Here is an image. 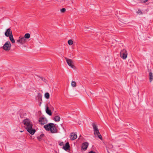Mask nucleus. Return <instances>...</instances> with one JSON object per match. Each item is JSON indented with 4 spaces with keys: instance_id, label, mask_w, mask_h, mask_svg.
I'll use <instances>...</instances> for the list:
<instances>
[{
    "instance_id": "26",
    "label": "nucleus",
    "mask_w": 153,
    "mask_h": 153,
    "mask_svg": "<svg viewBox=\"0 0 153 153\" xmlns=\"http://www.w3.org/2000/svg\"><path fill=\"white\" fill-rule=\"evenodd\" d=\"M59 145L60 146H62L64 144V143L63 142H61L59 143Z\"/></svg>"
},
{
    "instance_id": "11",
    "label": "nucleus",
    "mask_w": 153,
    "mask_h": 153,
    "mask_svg": "<svg viewBox=\"0 0 153 153\" xmlns=\"http://www.w3.org/2000/svg\"><path fill=\"white\" fill-rule=\"evenodd\" d=\"M88 143L85 142L84 143H83L82 144V148L83 150H86L88 146Z\"/></svg>"
},
{
    "instance_id": "27",
    "label": "nucleus",
    "mask_w": 153,
    "mask_h": 153,
    "mask_svg": "<svg viewBox=\"0 0 153 153\" xmlns=\"http://www.w3.org/2000/svg\"><path fill=\"white\" fill-rule=\"evenodd\" d=\"M1 88V89H3V88H2V87L1 88Z\"/></svg>"
},
{
    "instance_id": "24",
    "label": "nucleus",
    "mask_w": 153,
    "mask_h": 153,
    "mask_svg": "<svg viewBox=\"0 0 153 153\" xmlns=\"http://www.w3.org/2000/svg\"><path fill=\"white\" fill-rule=\"evenodd\" d=\"M44 134H41L40 135V136H39V137H38V139H39V140H40V138H42V137H43L44 136Z\"/></svg>"
},
{
    "instance_id": "9",
    "label": "nucleus",
    "mask_w": 153,
    "mask_h": 153,
    "mask_svg": "<svg viewBox=\"0 0 153 153\" xmlns=\"http://www.w3.org/2000/svg\"><path fill=\"white\" fill-rule=\"evenodd\" d=\"M4 34L5 36L7 37H9L10 35H12L11 29L10 28L7 29Z\"/></svg>"
},
{
    "instance_id": "20",
    "label": "nucleus",
    "mask_w": 153,
    "mask_h": 153,
    "mask_svg": "<svg viewBox=\"0 0 153 153\" xmlns=\"http://www.w3.org/2000/svg\"><path fill=\"white\" fill-rule=\"evenodd\" d=\"M71 86L73 87L76 86V83L74 81H72L71 83Z\"/></svg>"
},
{
    "instance_id": "14",
    "label": "nucleus",
    "mask_w": 153,
    "mask_h": 153,
    "mask_svg": "<svg viewBox=\"0 0 153 153\" xmlns=\"http://www.w3.org/2000/svg\"><path fill=\"white\" fill-rule=\"evenodd\" d=\"M60 119V117L58 116H56L54 118L53 120L56 122H59Z\"/></svg>"
},
{
    "instance_id": "13",
    "label": "nucleus",
    "mask_w": 153,
    "mask_h": 153,
    "mask_svg": "<svg viewBox=\"0 0 153 153\" xmlns=\"http://www.w3.org/2000/svg\"><path fill=\"white\" fill-rule=\"evenodd\" d=\"M46 112L50 116L52 115L51 111L49 109V108L48 106L47 107L46 109Z\"/></svg>"
},
{
    "instance_id": "8",
    "label": "nucleus",
    "mask_w": 153,
    "mask_h": 153,
    "mask_svg": "<svg viewBox=\"0 0 153 153\" xmlns=\"http://www.w3.org/2000/svg\"><path fill=\"white\" fill-rule=\"evenodd\" d=\"M26 39L24 37L20 36L19 37V39L17 41V42L20 43L21 44H23L25 43Z\"/></svg>"
},
{
    "instance_id": "2",
    "label": "nucleus",
    "mask_w": 153,
    "mask_h": 153,
    "mask_svg": "<svg viewBox=\"0 0 153 153\" xmlns=\"http://www.w3.org/2000/svg\"><path fill=\"white\" fill-rule=\"evenodd\" d=\"M56 125L54 123H50L45 125L44 127L46 130L50 131L51 133H56L57 132V130L55 127Z\"/></svg>"
},
{
    "instance_id": "5",
    "label": "nucleus",
    "mask_w": 153,
    "mask_h": 153,
    "mask_svg": "<svg viewBox=\"0 0 153 153\" xmlns=\"http://www.w3.org/2000/svg\"><path fill=\"white\" fill-rule=\"evenodd\" d=\"M11 45L9 41L7 42L3 46V48L5 51H8L10 49Z\"/></svg>"
},
{
    "instance_id": "12",
    "label": "nucleus",
    "mask_w": 153,
    "mask_h": 153,
    "mask_svg": "<svg viewBox=\"0 0 153 153\" xmlns=\"http://www.w3.org/2000/svg\"><path fill=\"white\" fill-rule=\"evenodd\" d=\"M70 147L69 143L68 142H67L65 145L63 146V149L65 150H67Z\"/></svg>"
},
{
    "instance_id": "1",
    "label": "nucleus",
    "mask_w": 153,
    "mask_h": 153,
    "mask_svg": "<svg viewBox=\"0 0 153 153\" xmlns=\"http://www.w3.org/2000/svg\"><path fill=\"white\" fill-rule=\"evenodd\" d=\"M24 127L31 134L33 135L36 132L35 130L33 128V124L30 120L26 119L23 120Z\"/></svg>"
},
{
    "instance_id": "16",
    "label": "nucleus",
    "mask_w": 153,
    "mask_h": 153,
    "mask_svg": "<svg viewBox=\"0 0 153 153\" xmlns=\"http://www.w3.org/2000/svg\"><path fill=\"white\" fill-rule=\"evenodd\" d=\"M30 35L29 33H26L25 34L24 38H25V39H29L30 38Z\"/></svg>"
},
{
    "instance_id": "28",
    "label": "nucleus",
    "mask_w": 153,
    "mask_h": 153,
    "mask_svg": "<svg viewBox=\"0 0 153 153\" xmlns=\"http://www.w3.org/2000/svg\"><path fill=\"white\" fill-rule=\"evenodd\" d=\"M41 102H40V103L39 105H41Z\"/></svg>"
},
{
    "instance_id": "17",
    "label": "nucleus",
    "mask_w": 153,
    "mask_h": 153,
    "mask_svg": "<svg viewBox=\"0 0 153 153\" xmlns=\"http://www.w3.org/2000/svg\"><path fill=\"white\" fill-rule=\"evenodd\" d=\"M45 97L47 99H49L50 97L49 94L48 93H46L45 94Z\"/></svg>"
},
{
    "instance_id": "10",
    "label": "nucleus",
    "mask_w": 153,
    "mask_h": 153,
    "mask_svg": "<svg viewBox=\"0 0 153 153\" xmlns=\"http://www.w3.org/2000/svg\"><path fill=\"white\" fill-rule=\"evenodd\" d=\"M77 137L76 134L74 133H71L70 135V138L71 140H74L76 139Z\"/></svg>"
},
{
    "instance_id": "3",
    "label": "nucleus",
    "mask_w": 153,
    "mask_h": 153,
    "mask_svg": "<svg viewBox=\"0 0 153 153\" xmlns=\"http://www.w3.org/2000/svg\"><path fill=\"white\" fill-rule=\"evenodd\" d=\"M92 126L94 129V134L95 135H97L100 139L102 140V137L100 134L97 126L94 123L92 124Z\"/></svg>"
},
{
    "instance_id": "21",
    "label": "nucleus",
    "mask_w": 153,
    "mask_h": 153,
    "mask_svg": "<svg viewBox=\"0 0 153 153\" xmlns=\"http://www.w3.org/2000/svg\"><path fill=\"white\" fill-rule=\"evenodd\" d=\"M39 78H40L41 80H42V81H44L45 82H46L47 80L45 79L43 77L40 76H39Z\"/></svg>"
},
{
    "instance_id": "19",
    "label": "nucleus",
    "mask_w": 153,
    "mask_h": 153,
    "mask_svg": "<svg viewBox=\"0 0 153 153\" xmlns=\"http://www.w3.org/2000/svg\"><path fill=\"white\" fill-rule=\"evenodd\" d=\"M68 43L70 45H72L73 44V41L71 39H70L68 41Z\"/></svg>"
},
{
    "instance_id": "25",
    "label": "nucleus",
    "mask_w": 153,
    "mask_h": 153,
    "mask_svg": "<svg viewBox=\"0 0 153 153\" xmlns=\"http://www.w3.org/2000/svg\"><path fill=\"white\" fill-rule=\"evenodd\" d=\"M148 0H142V2L145 3L148 1Z\"/></svg>"
},
{
    "instance_id": "4",
    "label": "nucleus",
    "mask_w": 153,
    "mask_h": 153,
    "mask_svg": "<svg viewBox=\"0 0 153 153\" xmlns=\"http://www.w3.org/2000/svg\"><path fill=\"white\" fill-rule=\"evenodd\" d=\"M127 52L125 49L122 50L120 52V56L124 59L127 58Z\"/></svg>"
},
{
    "instance_id": "15",
    "label": "nucleus",
    "mask_w": 153,
    "mask_h": 153,
    "mask_svg": "<svg viewBox=\"0 0 153 153\" xmlns=\"http://www.w3.org/2000/svg\"><path fill=\"white\" fill-rule=\"evenodd\" d=\"M9 37L10 40L11 41L12 43H14L15 42V41L13 38V35H10V36Z\"/></svg>"
},
{
    "instance_id": "6",
    "label": "nucleus",
    "mask_w": 153,
    "mask_h": 153,
    "mask_svg": "<svg viewBox=\"0 0 153 153\" xmlns=\"http://www.w3.org/2000/svg\"><path fill=\"white\" fill-rule=\"evenodd\" d=\"M66 61L68 65L72 68L74 69L75 66L74 65L73 61L71 59L65 58Z\"/></svg>"
},
{
    "instance_id": "18",
    "label": "nucleus",
    "mask_w": 153,
    "mask_h": 153,
    "mask_svg": "<svg viewBox=\"0 0 153 153\" xmlns=\"http://www.w3.org/2000/svg\"><path fill=\"white\" fill-rule=\"evenodd\" d=\"M149 78L150 79V82H151L152 79L153 78V76H152V73L150 72L149 74Z\"/></svg>"
},
{
    "instance_id": "23",
    "label": "nucleus",
    "mask_w": 153,
    "mask_h": 153,
    "mask_svg": "<svg viewBox=\"0 0 153 153\" xmlns=\"http://www.w3.org/2000/svg\"><path fill=\"white\" fill-rule=\"evenodd\" d=\"M66 10L65 8H62L61 10V12L62 13H64L65 12Z\"/></svg>"
},
{
    "instance_id": "7",
    "label": "nucleus",
    "mask_w": 153,
    "mask_h": 153,
    "mask_svg": "<svg viewBox=\"0 0 153 153\" xmlns=\"http://www.w3.org/2000/svg\"><path fill=\"white\" fill-rule=\"evenodd\" d=\"M39 122L41 125H44L47 122V120L45 117H41L39 120Z\"/></svg>"
},
{
    "instance_id": "22",
    "label": "nucleus",
    "mask_w": 153,
    "mask_h": 153,
    "mask_svg": "<svg viewBox=\"0 0 153 153\" xmlns=\"http://www.w3.org/2000/svg\"><path fill=\"white\" fill-rule=\"evenodd\" d=\"M137 13L138 14H140V15H141V14H143V12H142V11L140 10H138Z\"/></svg>"
},
{
    "instance_id": "29",
    "label": "nucleus",
    "mask_w": 153,
    "mask_h": 153,
    "mask_svg": "<svg viewBox=\"0 0 153 153\" xmlns=\"http://www.w3.org/2000/svg\"><path fill=\"white\" fill-rule=\"evenodd\" d=\"M81 136V135H80L79 136V137H80Z\"/></svg>"
}]
</instances>
